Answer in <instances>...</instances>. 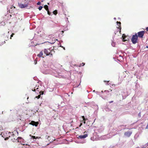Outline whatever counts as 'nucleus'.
<instances>
[{
	"label": "nucleus",
	"mask_w": 148,
	"mask_h": 148,
	"mask_svg": "<svg viewBox=\"0 0 148 148\" xmlns=\"http://www.w3.org/2000/svg\"><path fill=\"white\" fill-rule=\"evenodd\" d=\"M43 52L45 56L50 55L51 56H53V52H54V50L51 48L45 49L44 50Z\"/></svg>",
	"instance_id": "nucleus-1"
},
{
	"label": "nucleus",
	"mask_w": 148,
	"mask_h": 148,
	"mask_svg": "<svg viewBox=\"0 0 148 148\" xmlns=\"http://www.w3.org/2000/svg\"><path fill=\"white\" fill-rule=\"evenodd\" d=\"M138 36L137 34L136 33L134 35H133L131 38V41L132 43L135 44L137 42Z\"/></svg>",
	"instance_id": "nucleus-2"
},
{
	"label": "nucleus",
	"mask_w": 148,
	"mask_h": 148,
	"mask_svg": "<svg viewBox=\"0 0 148 148\" xmlns=\"http://www.w3.org/2000/svg\"><path fill=\"white\" fill-rule=\"evenodd\" d=\"M87 133V132L85 131L84 132V135H79L77 137V138L79 139H84L86 138L88 136V134Z\"/></svg>",
	"instance_id": "nucleus-3"
},
{
	"label": "nucleus",
	"mask_w": 148,
	"mask_h": 148,
	"mask_svg": "<svg viewBox=\"0 0 148 148\" xmlns=\"http://www.w3.org/2000/svg\"><path fill=\"white\" fill-rule=\"evenodd\" d=\"M145 33V31H144L139 32L137 33V36L138 37L140 38H142L143 37Z\"/></svg>",
	"instance_id": "nucleus-4"
},
{
	"label": "nucleus",
	"mask_w": 148,
	"mask_h": 148,
	"mask_svg": "<svg viewBox=\"0 0 148 148\" xmlns=\"http://www.w3.org/2000/svg\"><path fill=\"white\" fill-rule=\"evenodd\" d=\"M19 6L20 7V8H24L26 7H27L28 6V4H23L22 3H20L18 4Z\"/></svg>",
	"instance_id": "nucleus-5"
},
{
	"label": "nucleus",
	"mask_w": 148,
	"mask_h": 148,
	"mask_svg": "<svg viewBox=\"0 0 148 148\" xmlns=\"http://www.w3.org/2000/svg\"><path fill=\"white\" fill-rule=\"evenodd\" d=\"M43 52H44L43 51H41L37 55V56L39 57H42L44 58V57L46 56L45 54L43 53Z\"/></svg>",
	"instance_id": "nucleus-6"
},
{
	"label": "nucleus",
	"mask_w": 148,
	"mask_h": 148,
	"mask_svg": "<svg viewBox=\"0 0 148 148\" xmlns=\"http://www.w3.org/2000/svg\"><path fill=\"white\" fill-rule=\"evenodd\" d=\"M29 124L33 126L34 125L36 127L38 126V122H35L34 121H32L29 123Z\"/></svg>",
	"instance_id": "nucleus-7"
},
{
	"label": "nucleus",
	"mask_w": 148,
	"mask_h": 148,
	"mask_svg": "<svg viewBox=\"0 0 148 148\" xmlns=\"http://www.w3.org/2000/svg\"><path fill=\"white\" fill-rule=\"evenodd\" d=\"M132 132H126L124 133V135L126 136H127L128 137H129L132 134Z\"/></svg>",
	"instance_id": "nucleus-8"
},
{
	"label": "nucleus",
	"mask_w": 148,
	"mask_h": 148,
	"mask_svg": "<svg viewBox=\"0 0 148 148\" xmlns=\"http://www.w3.org/2000/svg\"><path fill=\"white\" fill-rule=\"evenodd\" d=\"M109 93V91L108 90H105L103 93V95H108Z\"/></svg>",
	"instance_id": "nucleus-9"
},
{
	"label": "nucleus",
	"mask_w": 148,
	"mask_h": 148,
	"mask_svg": "<svg viewBox=\"0 0 148 148\" xmlns=\"http://www.w3.org/2000/svg\"><path fill=\"white\" fill-rule=\"evenodd\" d=\"M123 36H122L123 37V41H125L127 40V39H126V36H123L124 34H123Z\"/></svg>",
	"instance_id": "nucleus-10"
},
{
	"label": "nucleus",
	"mask_w": 148,
	"mask_h": 148,
	"mask_svg": "<svg viewBox=\"0 0 148 148\" xmlns=\"http://www.w3.org/2000/svg\"><path fill=\"white\" fill-rule=\"evenodd\" d=\"M53 14H54L56 15L57 14V13H58L57 10H56L54 11L53 12Z\"/></svg>",
	"instance_id": "nucleus-11"
},
{
	"label": "nucleus",
	"mask_w": 148,
	"mask_h": 148,
	"mask_svg": "<svg viewBox=\"0 0 148 148\" xmlns=\"http://www.w3.org/2000/svg\"><path fill=\"white\" fill-rule=\"evenodd\" d=\"M44 8L47 11L49 10L48 6L47 5L44 6Z\"/></svg>",
	"instance_id": "nucleus-12"
},
{
	"label": "nucleus",
	"mask_w": 148,
	"mask_h": 148,
	"mask_svg": "<svg viewBox=\"0 0 148 148\" xmlns=\"http://www.w3.org/2000/svg\"><path fill=\"white\" fill-rule=\"evenodd\" d=\"M117 24L119 26V27L121 26V23L120 22L117 21L116 22Z\"/></svg>",
	"instance_id": "nucleus-13"
},
{
	"label": "nucleus",
	"mask_w": 148,
	"mask_h": 148,
	"mask_svg": "<svg viewBox=\"0 0 148 148\" xmlns=\"http://www.w3.org/2000/svg\"><path fill=\"white\" fill-rule=\"evenodd\" d=\"M37 86L36 85V86H35V87H34V89H32V91H36V88H37Z\"/></svg>",
	"instance_id": "nucleus-14"
},
{
	"label": "nucleus",
	"mask_w": 148,
	"mask_h": 148,
	"mask_svg": "<svg viewBox=\"0 0 148 148\" xmlns=\"http://www.w3.org/2000/svg\"><path fill=\"white\" fill-rule=\"evenodd\" d=\"M85 64V63L83 62L82 63H81L80 64V65L79 66V67L81 66H84Z\"/></svg>",
	"instance_id": "nucleus-15"
},
{
	"label": "nucleus",
	"mask_w": 148,
	"mask_h": 148,
	"mask_svg": "<svg viewBox=\"0 0 148 148\" xmlns=\"http://www.w3.org/2000/svg\"><path fill=\"white\" fill-rule=\"evenodd\" d=\"M40 95H38V96H36L35 98H37L38 99L40 98Z\"/></svg>",
	"instance_id": "nucleus-16"
},
{
	"label": "nucleus",
	"mask_w": 148,
	"mask_h": 148,
	"mask_svg": "<svg viewBox=\"0 0 148 148\" xmlns=\"http://www.w3.org/2000/svg\"><path fill=\"white\" fill-rule=\"evenodd\" d=\"M47 12L48 14H49V15H50L51 14V13L50 12H49V10H47Z\"/></svg>",
	"instance_id": "nucleus-17"
},
{
	"label": "nucleus",
	"mask_w": 148,
	"mask_h": 148,
	"mask_svg": "<svg viewBox=\"0 0 148 148\" xmlns=\"http://www.w3.org/2000/svg\"><path fill=\"white\" fill-rule=\"evenodd\" d=\"M82 117L83 119V120L84 121H85V120H86V119H87L86 118H85L84 116H82Z\"/></svg>",
	"instance_id": "nucleus-18"
},
{
	"label": "nucleus",
	"mask_w": 148,
	"mask_h": 148,
	"mask_svg": "<svg viewBox=\"0 0 148 148\" xmlns=\"http://www.w3.org/2000/svg\"><path fill=\"white\" fill-rule=\"evenodd\" d=\"M42 6H40L38 8L39 10H40L42 8Z\"/></svg>",
	"instance_id": "nucleus-19"
},
{
	"label": "nucleus",
	"mask_w": 148,
	"mask_h": 148,
	"mask_svg": "<svg viewBox=\"0 0 148 148\" xmlns=\"http://www.w3.org/2000/svg\"><path fill=\"white\" fill-rule=\"evenodd\" d=\"M39 93H40V95H43V92L42 91H40Z\"/></svg>",
	"instance_id": "nucleus-20"
},
{
	"label": "nucleus",
	"mask_w": 148,
	"mask_h": 148,
	"mask_svg": "<svg viewBox=\"0 0 148 148\" xmlns=\"http://www.w3.org/2000/svg\"><path fill=\"white\" fill-rule=\"evenodd\" d=\"M38 87H39V86H38L37 87V88H36V90L37 91H39V89Z\"/></svg>",
	"instance_id": "nucleus-21"
},
{
	"label": "nucleus",
	"mask_w": 148,
	"mask_h": 148,
	"mask_svg": "<svg viewBox=\"0 0 148 148\" xmlns=\"http://www.w3.org/2000/svg\"><path fill=\"white\" fill-rule=\"evenodd\" d=\"M34 64H36L37 63V60H35L34 61Z\"/></svg>",
	"instance_id": "nucleus-22"
},
{
	"label": "nucleus",
	"mask_w": 148,
	"mask_h": 148,
	"mask_svg": "<svg viewBox=\"0 0 148 148\" xmlns=\"http://www.w3.org/2000/svg\"><path fill=\"white\" fill-rule=\"evenodd\" d=\"M14 35V34L13 33L11 35L10 39H11V38Z\"/></svg>",
	"instance_id": "nucleus-23"
},
{
	"label": "nucleus",
	"mask_w": 148,
	"mask_h": 148,
	"mask_svg": "<svg viewBox=\"0 0 148 148\" xmlns=\"http://www.w3.org/2000/svg\"><path fill=\"white\" fill-rule=\"evenodd\" d=\"M13 8H14L15 9V6H13L12 5L11 7V9H12Z\"/></svg>",
	"instance_id": "nucleus-24"
},
{
	"label": "nucleus",
	"mask_w": 148,
	"mask_h": 148,
	"mask_svg": "<svg viewBox=\"0 0 148 148\" xmlns=\"http://www.w3.org/2000/svg\"><path fill=\"white\" fill-rule=\"evenodd\" d=\"M41 3L40 2H39L37 3V5H39Z\"/></svg>",
	"instance_id": "nucleus-25"
},
{
	"label": "nucleus",
	"mask_w": 148,
	"mask_h": 148,
	"mask_svg": "<svg viewBox=\"0 0 148 148\" xmlns=\"http://www.w3.org/2000/svg\"><path fill=\"white\" fill-rule=\"evenodd\" d=\"M9 138L8 137H6L5 138V140H8Z\"/></svg>",
	"instance_id": "nucleus-26"
},
{
	"label": "nucleus",
	"mask_w": 148,
	"mask_h": 148,
	"mask_svg": "<svg viewBox=\"0 0 148 148\" xmlns=\"http://www.w3.org/2000/svg\"><path fill=\"white\" fill-rule=\"evenodd\" d=\"M32 137L34 139L36 138V137L35 136H32Z\"/></svg>",
	"instance_id": "nucleus-27"
},
{
	"label": "nucleus",
	"mask_w": 148,
	"mask_h": 148,
	"mask_svg": "<svg viewBox=\"0 0 148 148\" xmlns=\"http://www.w3.org/2000/svg\"><path fill=\"white\" fill-rule=\"evenodd\" d=\"M113 102V101H110L109 102V103H112Z\"/></svg>",
	"instance_id": "nucleus-28"
},
{
	"label": "nucleus",
	"mask_w": 148,
	"mask_h": 148,
	"mask_svg": "<svg viewBox=\"0 0 148 148\" xmlns=\"http://www.w3.org/2000/svg\"><path fill=\"white\" fill-rule=\"evenodd\" d=\"M146 30L147 31H148V27L146 28Z\"/></svg>",
	"instance_id": "nucleus-29"
},
{
	"label": "nucleus",
	"mask_w": 148,
	"mask_h": 148,
	"mask_svg": "<svg viewBox=\"0 0 148 148\" xmlns=\"http://www.w3.org/2000/svg\"><path fill=\"white\" fill-rule=\"evenodd\" d=\"M3 134V133L2 132L1 134V135L3 137V136L2 135V134Z\"/></svg>",
	"instance_id": "nucleus-30"
},
{
	"label": "nucleus",
	"mask_w": 148,
	"mask_h": 148,
	"mask_svg": "<svg viewBox=\"0 0 148 148\" xmlns=\"http://www.w3.org/2000/svg\"><path fill=\"white\" fill-rule=\"evenodd\" d=\"M82 125V123H81L80 124V125L79 126H81Z\"/></svg>",
	"instance_id": "nucleus-31"
},
{
	"label": "nucleus",
	"mask_w": 148,
	"mask_h": 148,
	"mask_svg": "<svg viewBox=\"0 0 148 148\" xmlns=\"http://www.w3.org/2000/svg\"><path fill=\"white\" fill-rule=\"evenodd\" d=\"M84 124H85L86 122H85V121H84Z\"/></svg>",
	"instance_id": "nucleus-32"
},
{
	"label": "nucleus",
	"mask_w": 148,
	"mask_h": 148,
	"mask_svg": "<svg viewBox=\"0 0 148 148\" xmlns=\"http://www.w3.org/2000/svg\"><path fill=\"white\" fill-rule=\"evenodd\" d=\"M146 47L147 48H148V46H146Z\"/></svg>",
	"instance_id": "nucleus-33"
},
{
	"label": "nucleus",
	"mask_w": 148,
	"mask_h": 148,
	"mask_svg": "<svg viewBox=\"0 0 148 148\" xmlns=\"http://www.w3.org/2000/svg\"><path fill=\"white\" fill-rule=\"evenodd\" d=\"M104 82H107V81H104Z\"/></svg>",
	"instance_id": "nucleus-34"
},
{
	"label": "nucleus",
	"mask_w": 148,
	"mask_h": 148,
	"mask_svg": "<svg viewBox=\"0 0 148 148\" xmlns=\"http://www.w3.org/2000/svg\"><path fill=\"white\" fill-rule=\"evenodd\" d=\"M62 32L63 33V32H63V31H62Z\"/></svg>",
	"instance_id": "nucleus-35"
},
{
	"label": "nucleus",
	"mask_w": 148,
	"mask_h": 148,
	"mask_svg": "<svg viewBox=\"0 0 148 148\" xmlns=\"http://www.w3.org/2000/svg\"><path fill=\"white\" fill-rule=\"evenodd\" d=\"M109 81H107V82H109Z\"/></svg>",
	"instance_id": "nucleus-36"
},
{
	"label": "nucleus",
	"mask_w": 148,
	"mask_h": 148,
	"mask_svg": "<svg viewBox=\"0 0 148 148\" xmlns=\"http://www.w3.org/2000/svg\"><path fill=\"white\" fill-rule=\"evenodd\" d=\"M147 145H148V142L147 143Z\"/></svg>",
	"instance_id": "nucleus-37"
},
{
	"label": "nucleus",
	"mask_w": 148,
	"mask_h": 148,
	"mask_svg": "<svg viewBox=\"0 0 148 148\" xmlns=\"http://www.w3.org/2000/svg\"><path fill=\"white\" fill-rule=\"evenodd\" d=\"M105 96H107V95H105Z\"/></svg>",
	"instance_id": "nucleus-38"
}]
</instances>
